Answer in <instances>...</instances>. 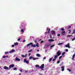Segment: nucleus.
Returning <instances> with one entry per match:
<instances>
[{"label": "nucleus", "instance_id": "f257e3e1", "mask_svg": "<svg viewBox=\"0 0 75 75\" xmlns=\"http://www.w3.org/2000/svg\"><path fill=\"white\" fill-rule=\"evenodd\" d=\"M30 45H31V47H36L35 45H33V42H30L27 45V47H28V46H30Z\"/></svg>", "mask_w": 75, "mask_h": 75}, {"label": "nucleus", "instance_id": "f03ea898", "mask_svg": "<svg viewBox=\"0 0 75 75\" xmlns=\"http://www.w3.org/2000/svg\"><path fill=\"white\" fill-rule=\"evenodd\" d=\"M44 68V64H42V65L41 66L39 67H38V68L39 69H40V68L41 69H42V70H43V69H43L42 68Z\"/></svg>", "mask_w": 75, "mask_h": 75}, {"label": "nucleus", "instance_id": "7ed1b4c3", "mask_svg": "<svg viewBox=\"0 0 75 75\" xmlns=\"http://www.w3.org/2000/svg\"><path fill=\"white\" fill-rule=\"evenodd\" d=\"M24 62V63H26L28 64H29V61L28 60H27L26 59H24L23 60Z\"/></svg>", "mask_w": 75, "mask_h": 75}, {"label": "nucleus", "instance_id": "20e7f679", "mask_svg": "<svg viewBox=\"0 0 75 75\" xmlns=\"http://www.w3.org/2000/svg\"><path fill=\"white\" fill-rule=\"evenodd\" d=\"M14 67V65L13 64L10 65L9 66V69L10 70V69H11V68H13Z\"/></svg>", "mask_w": 75, "mask_h": 75}, {"label": "nucleus", "instance_id": "39448f33", "mask_svg": "<svg viewBox=\"0 0 75 75\" xmlns=\"http://www.w3.org/2000/svg\"><path fill=\"white\" fill-rule=\"evenodd\" d=\"M65 47H68V48H71V47L69 45V43H67V45H65Z\"/></svg>", "mask_w": 75, "mask_h": 75}, {"label": "nucleus", "instance_id": "423d86ee", "mask_svg": "<svg viewBox=\"0 0 75 75\" xmlns=\"http://www.w3.org/2000/svg\"><path fill=\"white\" fill-rule=\"evenodd\" d=\"M4 69H7V70H10L9 67L8 68V67L6 66H4Z\"/></svg>", "mask_w": 75, "mask_h": 75}, {"label": "nucleus", "instance_id": "0eeeda50", "mask_svg": "<svg viewBox=\"0 0 75 75\" xmlns=\"http://www.w3.org/2000/svg\"><path fill=\"white\" fill-rule=\"evenodd\" d=\"M57 54L58 56H59L61 55V52L60 50H59L57 52Z\"/></svg>", "mask_w": 75, "mask_h": 75}, {"label": "nucleus", "instance_id": "6e6552de", "mask_svg": "<svg viewBox=\"0 0 75 75\" xmlns=\"http://www.w3.org/2000/svg\"><path fill=\"white\" fill-rule=\"evenodd\" d=\"M15 60L17 61H20L21 59L17 57H16L15 58Z\"/></svg>", "mask_w": 75, "mask_h": 75}, {"label": "nucleus", "instance_id": "1a4fd4ad", "mask_svg": "<svg viewBox=\"0 0 75 75\" xmlns=\"http://www.w3.org/2000/svg\"><path fill=\"white\" fill-rule=\"evenodd\" d=\"M52 34H55V31L54 30H52L51 32Z\"/></svg>", "mask_w": 75, "mask_h": 75}, {"label": "nucleus", "instance_id": "9d476101", "mask_svg": "<svg viewBox=\"0 0 75 75\" xmlns=\"http://www.w3.org/2000/svg\"><path fill=\"white\" fill-rule=\"evenodd\" d=\"M48 41L49 42H53L54 41V40L52 39H50L48 40Z\"/></svg>", "mask_w": 75, "mask_h": 75}, {"label": "nucleus", "instance_id": "9b49d317", "mask_svg": "<svg viewBox=\"0 0 75 75\" xmlns=\"http://www.w3.org/2000/svg\"><path fill=\"white\" fill-rule=\"evenodd\" d=\"M27 54H25V55H24L23 54H22L21 57L23 58H24V57H27Z\"/></svg>", "mask_w": 75, "mask_h": 75}, {"label": "nucleus", "instance_id": "f8f14e48", "mask_svg": "<svg viewBox=\"0 0 75 75\" xmlns=\"http://www.w3.org/2000/svg\"><path fill=\"white\" fill-rule=\"evenodd\" d=\"M65 68L64 66H62L61 68L62 69V71H64V68Z\"/></svg>", "mask_w": 75, "mask_h": 75}, {"label": "nucleus", "instance_id": "ddd939ff", "mask_svg": "<svg viewBox=\"0 0 75 75\" xmlns=\"http://www.w3.org/2000/svg\"><path fill=\"white\" fill-rule=\"evenodd\" d=\"M51 29H49L48 30V32H45V34H50V31Z\"/></svg>", "mask_w": 75, "mask_h": 75}, {"label": "nucleus", "instance_id": "4468645a", "mask_svg": "<svg viewBox=\"0 0 75 75\" xmlns=\"http://www.w3.org/2000/svg\"><path fill=\"white\" fill-rule=\"evenodd\" d=\"M36 56L38 57H40L41 55L39 54H36Z\"/></svg>", "mask_w": 75, "mask_h": 75}, {"label": "nucleus", "instance_id": "2eb2a0df", "mask_svg": "<svg viewBox=\"0 0 75 75\" xmlns=\"http://www.w3.org/2000/svg\"><path fill=\"white\" fill-rule=\"evenodd\" d=\"M6 57H8V56H4V55L2 57V58H6Z\"/></svg>", "mask_w": 75, "mask_h": 75}, {"label": "nucleus", "instance_id": "dca6fc26", "mask_svg": "<svg viewBox=\"0 0 75 75\" xmlns=\"http://www.w3.org/2000/svg\"><path fill=\"white\" fill-rule=\"evenodd\" d=\"M33 59L34 60H35L37 59H38V58H34V57H33Z\"/></svg>", "mask_w": 75, "mask_h": 75}, {"label": "nucleus", "instance_id": "f3484780", "mask_svg": "<svg viewBox=\"0 0 75 75\" xmlns=\"http://www.w3.org/2000/svg\"><path fill=\"white\" fill-rule=\"evenodd\" d=\"M55 46V45L54 44H53L52 45H51L50 47V48H52V47H54V46Z\"/></svg>", "mask_w": 75, "mask_h": 75}, {"label": "nucleus", "instance_id": "a211bd4d", "mask_svg": "<svg viewBox=\"0 0 75 75\" xmlns=\"http://www.w3.org/2000/svg\"><path fill=\"white\" fill-rule=\"evenodd\" d=\"M52 58H50L49 60V62H50L51 61H52Z\"/></svg>", "mask_w": 75, "mask_h": 75}, {"label": "nucleus", "instance_id": "6ab92c4d", "mask_svg": "<svg viewBox=\"0 0 75 75\" xmlns=\"http://www.w3.org/2000/svg\"><path fill=\"white\" fill-rule=\"evenodd\" d=\"M21 33H24V29H22L21 30Z\"/></svg>", "mask_w": 75, "mask_h": 75}, {"label": "nucleus", "instance_id": "aec40b11", "mask_svg": "<svg viewBox=\"0 0 75 75\" xmlns=\"http://www.w3.org/2000/svg\"><path fill=\"white\" fill-rule=\"evenodd\" d=\"M73 33H72V34H74V33H75V30H73Z\"/></svg>", "mask_w": 75, "mask_h": 75}, {"label": "nucleus", "instance_id": "412c9836", "mask_svg": "<svg viewBox=\"0 0 75 75\" xmlns=\"http://www.w3.org/2000/svg\"><path fill=\"white\" fill-rule=\"evenodd\" d=\"M61 30H62V31H64V30H65V29H64V28H61Z\"/></svg>", "mask_w": 75, "mask_h": 75}, {"label": "nucleus", "instance_id": "4be33fe9", "mask_svg": "<svg viewBox=\"0 0 75 75\" xmlns=\"http://www.w3.org/2000/svg\"><path fill=\"white\" fill-rule=\"evenodd\" d=\"M14 45H18V42L14 43Z\"/></svg>", "mask_w": 75, "mask_h": 75}, {"label": "nucleus", "instance_id": "5701e85b", "mask_svg": "<svg viewBox=\"0 0 75 75\" xmlns=\"http://www.w3.org/2000/svg\"><path fill=\"white\" fill-rule=\"evenodd\" d=\"M36 67V68H38H38H39V67H40V66L38 65H37L36 64L35 66Z\"/></svg>", "mask_w": 75, "mask_h": 75}, {"label": "nucleus", "instance_id": "b1692460", "mask_svg": "<svg viewBox=\"0 0 75 75\" xmlns=\"http://www.w3.org/2000/svg\"><path fill=\"white\" fill-rule=\"evenodd\" d=\"M32 50H33L31 49L30 50L28 51V52H32Z\"/></svg>", "mask_w": 75, "mask_h": 75}, {"label": "nucleus", "instance_id": "393cba45", "mask_svg": "<svg viewBox=\"0 0 75 75\" xmlns=\"http://www.w3.org/2000/svg\"><path fill=\"white\" fill-rule=\"evenodd\" d=\"M32 58H33V56H31L29 57V59H32Z\"/></svg>", "mask_w": 75, "mask_h": 75}, {"label": "nucleus", "instance_id": "a878e982", "mask_svg": "<svg viewBox=\"0 0 75 75\" xmlns=\"http://www.w3.org/2000/svg\"><path fill=\"white\" fill-rule=\"evenodd\" d=\"M67 70L69 71V72H71V69H67Z\"/></svg>", "mask_w": 75, "mask_h": 75}, {"label": "nucleus", "instance_id": "bb28decb", "mask_svg": "<svg viewBox=\"0 0 75 75\" xmlns=\"http://www.w3.org/2000/svg\"><path fill=\"white\" fill-rule=\"evenodd\" d=\"M9 52H5V54H8V53Z\"/></svg>", "mask_w": 75, "mask_h": 75}, {"label": "nucleus", "instance_id": "cd10ccee", "mask_svg": "<svg viewBox=\"0 0 75 75\" xmlns=\"http://www.w3.org/2000/svg\"><path fill=\"white\" fill-rule=\"evenodd\" d=\"M65 54V52H63L62 53V55H64Z\"/></svg>", "mask_w": 75, "mask_h": 75}, {"label": "nucleus", "instance_id": "c85d7f7f", "mask_svg": "<svg viewBox=\"0 0 75 75\" xmlns=\"http://www.w3.org/2000/svg\"><path fill=\"white\" fill-rule=\"evenodd\" d=\"M38 43H37V44L35 45V46H36L37 47H39V45H38Z\"/></svg>", "mask_w": 75, "mask_h": 75}, {"label": "nucleus", "instance_id": "c756f323", "mask_svg": "<svg viewBox=\"0 0 75 75\" xmlns=\"http://www.w3.org/2000/svg\"><path fill=\"white\" fill-rule=\"evenodd\" d=\"M13 70H17V68L16 67H15L14 69H13Z\"/></svg>", "mask_w": 75, "mask_h": 75}, {"label": "nucleus", "instance_id": "7c9ffc66", "mask_svg": "<svg viewBox=\"0 0 75 75\" xmlns=\"http://www.w3.org/2000/svg\"><path fill=\"white\" fill-rule=\"evenodd\" d=\"M20 40H21V38H19L18 39L17 41H20Z\"/></svg>", "mask_w": 75, "mask_h": 75}, {"label": "nucleus", "instance_id": "2f4dec72", "mask_svg": "<svg viewBox=\"0 0 75 75\" xmlns=\"http://www.w3.org/2000/svg\"><path fill=\"white\" fill-rule=\"evenodd\" d=\"M63 44V43H60L58 44V45H62Z\"/></svg>", "mask_w": 75, "mask_h": 75}, {"label": "nucleus", "instance_id": "473e14b6", "mask_svg": "<svg viewBox=\"0 0 75 75\" xmlns=\"http://www.w3.org/2000/svg\"><path fill=\"white\" fill-rule=\"evenodd\" d=\"M62 33V34H65V31H63Z\"/></svg>", "mask_w": 75, "mask_h": 75}, {"label": "nucleus", "instance_id": "72a5a7b5", "mask_svg": "<svg viewBox=\"0 0 75 75\" xmlns=\"http://www.w3.org/2000/svg\"><path fill=\"white\" fill-rule=\"evenodd\" d=\"M57 57H58V55H55L54 56V58H57Z\"/></svg>", "mask_w": 75, "mask_h": 75}, {"label": "nucleus", "instance_id": "f704fd0d", "mask_svg": "<svg viewBox=\"0 0 75 75\" xmlns=\"http://www.w3.org/2000/svg\"><path fill=\"white\" fill-rule=\"evenodd\" d=\"M14 51H15V50H12L11 51V52H14Z\"/></svg>", "mask_w": 75, "mask_h": 75}, {"label": "nucleus", "instance_id": "c9c22d12", "mask_svg": "<svg viewBox=\"0 0 75 75\" xmlns=\"http://www.w3.org/2000/svg\"><path fill=\"white\" fill-rule=\"evenodd\" d=\"M71 36H72V35H68L67 37H71Z\"/></svg>", "mask_w": 75, "mask_h": 75}, {"label": "nucleus", "instance_id": "e433bc0d", "mask_svg": "<svg viewBox=\"0 0 75 75\" xmlns=\"http://www.w3.org/2000/svg\"><path fill=\"white\" fill-rule=\"evenodd\" d=\"M56 59H57V58H55V59H53L52 60V61H55V60H56Z\"/></svg>", "mask_w": 75, "mask_h": 75}, {"label": "nucleus", "instance_id": "4c0bfd02", "mask_svg": "<svg viewBox=\"0 0 75 75\" xmlns=\"http://www.w3.org/2000/svg\"><path fill=\"white\" fill-rule=\"evenodd\" d=\"M49 46H50V45H46V47H49Z\"/></svg>", "mask_w": 75, "mask_h": 75}, {"label": "nucleus", "instance_id": "58836bf2", "mask_svg": "<svg viewBox=\"0 0 75 75\" xmlns=\"http://www.w3.org/2000/svg\"><path fill=\"white\" fill-rule=\"evenodd\" d=\"M69 33H71V30H69Z\"/></svg>", "mask_w": 75, "mask_h": 75}, {"label": "nucleus", "instance_id": "ea45409f", "mask_svg": "<svg viewBox=\"0 0 75 75\" xmlns=\"http://www.w3.org/2000/svg\"><path fill=\"white\" fill-rule=\"evenodd\" d=\"M43 42H44V41L42 40V41H41L40 43H41V44H42V43H43Z\"/></svg>", "mask_w": 75, "mask_h": 75}, {"label": "nucleus", "instance_id": "a19ab883", "mask_svg": "<svg viewBox=\"0 0 75 75\" xmlns=\"http://www.w3.org/2000/svg\"><path fill=\"white\" fill-rule=\"evenodd\" d=\"M75 54H74L73 55V56H72V58H74V57H75Z\"/></svg>", "mask_w": 75, "mask_h": 75}, {"label": "nucleus", "instance_id": "79ce46f5", "mask_svg": "<svg viewBox=\"0 0 75 75\" xmlns=\"http://www.w3.org/2000/svg\"><path fill=\"white\" fill-rule=\"evenodd\" d=\"M12 47H15V45H12Z\"/></svg>", "mask_w": 75, "mask_h": 75}, {"label": "nucleus", "instance_id": "37998d69", "mask_svg": "<svg viewBox=\"0 0 75 75\" xmlns=\"http://www.w3.org/2000/svg\"><path fill=\"white\" fill-rule=\"evenodd\" d=\"M59 62H60V61H57V64H59Z\"/></svg>", "mask_w": 75, "mask_h": 75}, {"label": "nucleus", "instance_id": "c03bdc74", "mask_svg": "<svg viewBox=\"0 0 75 75\" xmlns=\"http://www.w3.org/2000/svg\"><path fill=\"white\" fill-rule=\"evenodd\" d=\"M62 56H60L59 57V59H61V58H62Z\"/></svg>", "mask_w": 75, "mask_h": 75}, {"label": "nucleus", "instance_id": "a18cd8bd", "mask_svg": "<svg viewBox=\"0 0 75 75\" xmlns=\"http://www.w3.org/2000/svg\"><path fill=\"white\" fill-rule=\"evenodd\" d=\"M60 35H61V34H58L57 35L58 37H59V36H60Z\"/></svg>", "mask_w": 75, "mask_h": 75}, {"label": "nucleus", "instance_id": "49530a36", "mask_svg": "<svg viewBox=\"0 0 75 75\" xmlns=\"http://www.w3.org/2000/svg\"><path fill=\"white\" fill-rule=\"evenodd\" d=\"M65 51H66V52H68V50L66 49L65 50Z\"/></svg>", "mask_w": 75, "mask_h": 75}, {"label": "nucleus", "instance_id": "de8ad7c7", "mask_svg": "<svg viewBox=\"0 0 75 75\" xmlns=\"http://www.w3.org/2000/svg\"><path fill=\"white\" fill-rule=\"evenodd\" d=\"M25 40H23V41H22V42H25Z\"/></svg>", "mask_w": 75, "mask_h": 75}, {"label": "nucleus", "instance_id": "09e8293b", "mask_svg": "<svg viewBox=\"0 0 75 75\" xmlns=\"http://www.w3.org/2000/svg\"><path fill=\"white\" fill-rule=\"evenodd\" d=\"M37 52H39L40 51V50H37Z\"/></svg>", "mask_w": 75, "mask_h": 75}, {"label": "nucleus", "instance_id": "8fccbe9b", "mask_svg": "<svg viewBox=\"0 0 75 75\" xmlns=\"http://www.w3.org/2000/svg\"><path fill=\"white\" fill-rule=\"evenodd\" d=\"M20 71L21 72H23V70H20Z\"/></svg>", "mask_w": 75, "mask_h": 75}, {"label": "nucleus", "instance_id": "3c124183", "mask_svg": "<svg viewBox=\"0 0 75 75\" xmlns=\"http://www.w3.org/2000/svg\"><path fill=\"white\" fill-rule=\"evenodd\" d=\"M39 74L40 75H42V74H41V73H39Z\"/></svg>", "mask_w": 75, "mask_h": 75}, {"label": "nucleus", "instance_id": "603ef678", "mask_svg": "<svg viewBox=\"0 0 75 75\" xmlns=\"http://www.w3.org/2000/svg\"><path fill=\"white\" fill-rule=\"evenodd\" d=\"M50 38H52V36L50 35Z\"/></svg>", "mask_w": 75, "mask_h": 75}, {"label": "nucleus", "instance_id": "864d4df0", "mask_svg": "<svg viewBox=\"0 0 75 75\" xmlns=\"http://www.w3.org/2000/svg\"><path fill=\"white\" fill-rule=\"evenodd\" d=\"M35 42H37V40H35Z\"/></svg>", "mask_w": 75, "mask_h": 75}, {"label": "nucleus", "instance_id": "5fc2aeb1", "mask_svg": "<svg viewBox=\"0 0 75 75\" xmlns=\"http://www.w3.org/2000/svg\"><path fill=\"white\" fill-rule=\"evenodd\" d=\"M46 58V57H44V58H43V59H45Z\"/></svg>", "mask_w": 75, "mask_h": 75}, {"label": "nucleus", "instance_id": "6e6d98bb", "mask_svg": "<svg viewBox=\"0 0 75 75\" xmlns=\"http://www.w3.org/2000/svg\"><path fill=\"white\" fill-rule=\"evenodd\" d=\"M74 58H73L72 57V60H74Z\"/></svg>", "mask_w": 75, "mask_h": 75}, {"label": "nucleus", "instance_id": "4d7b16f0", "mask_svg": "<svg viewBox=\"0 0 75 75\" xmlns=\"http://www.w3.org/2000/svg\"><path fill=\"white\" fill-rule=\"evenodd\" d=\"M71 26H69V27L68 28H71Z\"/></svg>", "mask_w": 75, "mask_h": 75}, {"label": "nucleus", "instance_id": "13d9d810", "mask_svg": "<svg viewBox=\"0 0 75 75\" xmlns=\"http://www.w3.org/2000/svg\"><path fill=\"white\" fill-rule=\"evenodd\" d=\"M31 55V53L29 54V55Z\"/></svg>", "mask_w": 75, "mask_h": 75}, {"label": "nucleus", "instance_id": "bf43d9fd", "mask_svg": "<svg viewBox=\"0 0 75 75\" xmlns=\"http://www.w3.org/2000/svg\"><path fill=\"white\" fill-rule=\"evenodd\" d=\"M49 28H47V30H49Z\"/></svg>", "mask_w": 75, "mask_h": 75}, {"label": "nucleus", "instance_id": "052dcab7", "mask_svg": "<svg viewBox=\"0 0 75 75\" xmlns=\"http://www.w3.org/2000/svg\"><path fill=\"white\" fill-rule=\"evenodd\" d=\"M21 75V73H20L19 74V75Z\"/></svg>", "mask_w": 75, "mask_h": 75}, {"label": "nucleus", "instance_id": "680f3d73", "mask_svg": "<svg viewBox=\"0 0 75 75\" xmlns=\"http://www.w3.org/2000/svg\"><path fill=\"white\" fill-rule=\"evenodd\" d=\"M41 39H40V40H39V41H41Z\"/></svg>", "mask_w": 75, "mask_h": 75}, {"label": "nucleus", "instance_id": "e2e57ef3", "mask_svg": "<svg viewBox=\"0 0 75 75\" xmlns=\"http://www.w3.org/2000/svg\"><path fill=\"white\" fill-rule=\"evenodd\" d=\"M27 72V71H25V72Z\"/></svg>", "mask_w": 75, "mask_h": 75}, {"label": "nucleus", "instance_id": "0e129e2a", "mask_svg": "<svg viewBox=\"0 0 75 75\" xmlns=\"http://www.w3.org/2000/svg\"><path fill=\"white\" fill-rule=\"evenodd\" d=\"M1 68V67H0V68Z\"/></svg>", "mask_w": 75, "mask_h": 75}]
</instances>
